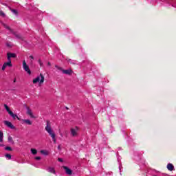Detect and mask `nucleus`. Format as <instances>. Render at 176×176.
<instances>
[{
    "label": "nucleus",
    "mask_w": 176,
    "mask_h": 176,
    "mask_svg": "<svg viewBox=\"0 0 176 176\" xmlns=\"http://www.w3.org/2000/svg\"><path fill=\"white\" fill-rule=\"evenodd\" d=\"M45 130L48 133L49 135L52 138L53 137L56 136V133H54V131L52 129V124H50V121H47V124L45 128Z\"/></svg>",
    "instance_id": "nucleus-1"
},
{
    "label": "nucleus",
    "mask_w": 176,
    "mask_h": 176,
    "mask_svg": "<svg viewBox=\"0 0 176 176\" xmlns=\"http://www.w3.org/2000/svg\"><path fill=\"white\" fill-rule=\"evenodd\" d=\"M38 82H39L40 85H41V83H43L45 82V76H43L42 74H40V76H38L33 80L34 85H35L36 83H38Z\"/></svg>",
    "instance_id": "nucleus-2"
},
{
    "label": "nucleus",
    "mask_w": 176,
    "mask_h": 176,
    "mask_svg": "<svg viewBox=\"0 0 176 176\" xmlns=\"http://www.w3.org/2000/svg\"><path fill=\"white\" fill-rule=\"evenodd\" d=\"M78 131H79V128H78V126H75L74 128H72L70 129L72 137H78Z\"/></svg>",
    "instance_id": "nucleus-3"
},
{
    "label": "nucleus",
    "mask_w": 176,
    "mask_h": 176,
    "mask_svg": "<svg viewBox=\"0 0 176 176\" xmlns=\"http://www.w3.org/2000/svg\"><path fill=\"white\" fill-rule=\"evenodd\" d=\"M23 68L28 74V75H31V69H30V67L28 65H27V63H25V60H23Z\"/></svg>",
    "instance_id": "nucleus-4"
},
{
    "label": "nucleus",
    "mask_w": 176,
    "mask_h": 176,
    "mask_svg": "<svg viewBox=\"0 0 176 176\" xmlns=\"http://www.w3.org/2000/svg\"><path fill=\"white\" fill-rule=\"evenodd\" d=\"M4 124H6V126H7V127L12 129V130H14V129H16V127L14 126V124H12V122H10L9 121H4Z\"/></svg>",
    "instance_id": "nucleus-5"
},
{
    "label": "nucleus",
    "mask_w": 176,
    "mask_h": 176,
    "mask_svg": "<svg viewBox=\"0 0 176 176\" xmlns=\"http://www.w3.org/2000/svg\"><path fill=\"white\" fill-rule=\"evenodd\" d=\"M0 23L1 25L6 28V30H8L10 32H13V29L10 28V27H9V25H8L6 23H3V21H1Z\"/></svg>",
    "instance_id": "nucleus-6"
},
{
    "label": "nucleus",
    "mask_w": 176,
    "mask_h": 176,
    "mask_svg": "<svg viewBox=\"0 0 176 176\" xmlns=\"http://www.w3.org/2000/svg\"><path fill=\"white\" fill-rule=\"evenodd\" d=\"M63 168L65 170L67 175H72V170L69 169L67 166H63Z\"/></svg>",
    "instance_id": "nucleus-7"
},
{
    "label": "nucleus",
    "mask_w": 176,
    "mask_h": 176,
    "mask_svg": "<svg viewBox=\"0 0 176 176\" xmlns=\"http://www.w3.org/2000/svg\"><path fill=\"white\" fill-rule=\"evenodd\" d=\"M12 34H13V35L17 38V39H21L23 40V36H21V34H18L16 32L13 31L10 32Z\"/></svg>",
    "instance_id": "nucleus-8"
},
{
    "label": "nucleus",
    "mask_w": 176,
    "mask_h": 176,
    "mask_svg": "<svg viewBox=\"0 0 176 176\" xmlns=\"http://www.w3.org/2000/svg\"><path fill=\"white\" fill-rule=\"evenodd\" d=\"M27 114L30 116V118H35V116H34V114L32 113V111L31 110V109H30V107H27Z\"/></svg>",
    "instance_id": "nucleus-9"
},
{
    "label": "nucleus",
    "mask_w": 176,
    "mask_h": 176,
    "mask_svg": "<svg viewBox=\"0 0 176 176\" xmlns=\"http://www.w3.org/2000/svg\"><path fill=\"white\" fill-rule=\"evenodd\" d=\"M10 116L14 119V120H16L17 119L18 120H20V118L17 116V115L13 113V111L12 113H10Z\"/></svg>",
    "instance_id": "nucleus-10"
},
{
    "label": "nucleus",
    "mask_w": 176,
    "mask_h": 176,
    "mask_svg": "<svg viewBox=\"0 0 176 176\" xmlns=\"http://www.w3.org/2000/svg\"><path fill=\"white\" fill-rule=\"evenodd\" d=\"M7 56H8L10 58H16V57H17L16 54L10 52L7 53Z\"/></svg>",
    "instance_id": "nucleus-11"
},
{
    "label": "nucleus",
    "mask_w": 176,
    "mask_h": 176,
    "mask_svg": "<svg viewBox=\"0 0 176 176\" xmlns=\"http://www.w3.org/2000/svg\"><path fill=\"white\" fill-rule=\"evenodd\" d=\"M166 167L169 171H173L174 170V165H173V164H168Z\"/></svg>",
    "instance_id": "nucleus-12"
},
{
    "label": "nucleus",
    "mask_w": 176,
    "mask_h": 176,
    "mask_svg": "<svg viewBox=\"0 0 176 176\" xmlns=\"http://www.w3.org/2000/svg\"><path fill=\"white\" fill-rule=\"evenodd\" d=\"M63 74H65V75H71V74H72V70L71 69H63Z\"/></svg>",
    "instance_id": "nucleus-13"
},
{
    "label": "nucleus",
    "mask_w": 176,
    "mask_h": 176,
    "mask_svg": "<svg viewBox=\"0 0 176 176\" xmlns=\"http://www.w3.org/2000/svg\"><path fill=\"white\" fill-rule=\"evenodd\" d=\"M4 107L6 109V111H7V112H8L9 115H10V113L13 112V111H10V108H9V106L4 104Z\"/></svg>",
    "instance_id": "nucleus-14"
},
{
    "label": "nucleus",
    "mask_w": 176,
    "mask_h": 176,
    "mask_svg": "<svg viewBox=\"0 0 176 176\" xmlns=\"http://www.w3.org/2000/svg\"><path fill=\"white\" fill-rule=\"evenodd\" d=\"M23 123H26V124H28L29 126H31L32 124V122L30 120H23Z\"/></svg>",
    "instance_id": "nucleus-15"
},
{
    "label": "nucleus",
    "mask_w": 176,
    "mask_h": 176,
    "mask_svg": "<svg viewBox=\"0 0 176 176\" xmlns=\"http://www.w3.org/2000/svg\"><path fill=\"white\" fill-rule=\"evenodd\" d=\"M0 142H3V132L0 131Z\"/></svg>",
    "instance_id": "nucleus-16"
},
{
    "label": "nucleus",
    "mask_w": 176,
    "mask_h": 176,
    "mask_svg": "<svg viewBox=\"0 0 176 176\" xmlns=\"http://www.w3.org/2000/svg\"><path fill=\"white\" fill-rule=\"evenodd\" d=\"M47 170L52 174H54L56 173V170H54V168L50 167L48 168Z\"/></svg>",
    "instance_id": "nucleus-17"
},
{
    "label": "nucleus",
    "mask_w": 176,
    "mask_h": 176,
    "mask_svg": "<svg viewBox=\"0 0 176 176\" xmlns=\"http://www.w3.org/2000/svg\"><path fill=\"white\" fill-rule=\"evenodd\" d=\"M4 65H6L7 67H13V65L12 64V62H6L4 63Z\"/></svg>",
    "instance_id": "nucleus-18"
},
{
    "label": "nucleus",
    "mask_w": 176,
    "mask_h": 176,
    "mask_svg": "<svg viewBox=\"0 0 176 176\" xmlns=\"http://www.w3.org/2000/svg\"><path fill=\"white\" fill-rule=\"evenodd\" d=\"M31 153H32V155H36V153H38V151L35 148H31Z\"/></svg>",
    "instance_id": "nucleus-19"
},
{
    "label": "nucleus",
    "mask_w": 176,
    "mask_h": 176,
    "mask_svg": "<svg viewBox=\"0 0 176 176\" xmlns=\"http://www.w3.org/2000/svg\"><path fill=\"white\" fill-rule=\"evenodd\" d=\"M55 68H57V69L58 71H61L62 72H63V71H64V69H63V67H60V66H58L57 65H55Z\"/></svg>",
    "instance_id": "nucleus-20"
},
{
    "label": "nucleus",
    "mask_w": 176,
    "mask_h": 176,
    "mask_svg": "<svg viewBox=\"0 0 176 176\" xmlns=\"http://www.w3.org/2000/svg\"><path fill=\"white\" fill-rule=\"evenodd\" d=\"M0 16L1 17H6V14H5V12H3V11L0 10Z\"/></svg>",
    "instance_id": "nucleus-21"
},
{
    "label": "nucleus",
    "mask_w": 176,
    "mask_h": 176,
    "mask_svg": "<svg viewBox=\"0 0 176 176\" xmlns=\"http://www.w3.org/2000/svg\"><path fill=\"white\" fill-rule=\"evenodd\" d=\"M5 150L6 151H10V152H12V151H13V148H12V147H10V146H6L5 148Z\"/></svg>",
    "instance_id": "nucleus-22"
},
{
    "label": "nucleus",
    "mask_w": 176,
    "mask_h": 176,
    "mask_svg": "<svg viewBox=\"0 0 176 176\" xmlns=\"http://www.w3.org/2000/svg\"><path fill=\"white\" fill-rule=\"evenodd\" d=\"M9 142H12L13 144V138H12V136H8V138Z\"/></svg>",
    "instance_id": "nucleus-23"
},
{
    "label": "nucleus",
    "mask_w": 176,
    "mask_h": 176,
    "mask_svg": "<svg viewBox=\"0 0 176 176\" xmlns=\"http://www.w3.org/2000/svg\"><path fill=\"white\" fill-rule=\"evenodd\" d=\"M11 12H12V13H14V14H16V16H17V14H19V13L17 12V11L14 9H11Z\"/></svg>",
    "instance_id": "nucleus-24"
},
{
    "label": "nucleus",
    "mask_w": 176,
    "mask_h": 176,
    "mask_svg": "<svg viewBox=\"0 0 176 176\" xmlns=\"http://www.w3.org/2000/svg\"><path fill=\"white\" fill-rule=\"evenodd\" d=\"M6 157L10 160V159H12V155L10 154H6Z\"/></svg>",
    "instance_id": "nucleus-25"
},
{
    "label": "nucleus",
    "mask_w": 176,
    "mask_h": 176,
    "mask_svg": "<svg viewBox=\"0 0 176 176\" xmlns=\"http://www.w3.org/2000/svg\"><path fill=\"white\" fill-rule=\"evenodd\" d=\"M53 141H54V144H56L57 143V139L56 138V135L52 138Z\"/></svg>",
    "instance_id": "nucleus-26"
},
{
    "label": "nucleus",
    "mask_w": 176,
    "mask_h": 176,
    "mask_svg": "<svg viewBox=\"0 0 176 176\" xmlns=\"http://www.w3.org/2000/svg\"><path fill=\"white\" fill-rule=\"evenodd\" d=\"M38 64L40 67H43V63H42V60L41 59H38Z\"/></svg>",
    "instance_id": "nucleus-27"
},
{
    "label": "nucleus",
    "mask_w": 176,
    "mask_h": 176,
    "mask_svg": "<svg viewBox=\"0 0 176 176\" xmlns=\"http://www.w3.org/2000/svg\"><path fill=\"white\" fill-rule=\"evenodd\" d=\"M41 153H42L43 155H47V152H46V151H44V150H41Z\"/></svg>",
    "instance_id": "nucleus-28"
},
{
    "label": "nucleus",
    "mask_w": 176,
    "mask_h": 176,
    "mask_svg": "<svg viewBox=\"0 0 176 176\" xmlns=\"http://www.w3.org/2000/svg\"><path fill=\"white\" fill-rule=\"evenodd\" d=\"M7 60L8 63H12V60L10 59V57H9V56H7Z\"/></svg>",
    "instance_id": "nucleus-29"
},
{
    "label": "nucleus",
    "mask_w": 176,
    "mask_h": 176,
    "mask_svg": "<svg viewBox=\"0 0 176 176\" xmlns=\"http://www.w3.org/2000/svg\"><path fill=\"white\" fill-rule=\"evenodd\" d=\"M6 65H5V63L2 66V71H5V69H6Z\"/></svg>",
    "instance_id": "nucleus-30"
},
{
    "label": "nucleus",
    "mask_w": 176,
    "mask_h": 176,
    "mask_svg": "<svg viewBox=\"0 0 176 176\" xmlns=\"http://www.w3.org/2000/svg\"><path fill=\"white\" fill-rule=\"evenodd\" d=\"M58 162H60V163H63V158H58Z\"/></svg>",
    "instance_id": "nucleus-31"
},
{
    "label": "nucleus",
    "mask_w": 176,
    "mask_h": 176,
    "mask_svg": "<svg viewBox=\"0 0 176 176\" xmlns=\"http://www.w3.org/2000/svg\"><path fill=\"white\" fill-rule=\"evenodd\" d=\"M58 151H61V144H59L58 146Z\"/></svg>",
    "instance_id": "nucleus-32"
},
{
    "label": "nucleus",
    "mask_w": 176,
    "mask_h": 176,
    "mask_svg": "<svg viewBox=\"0 0 176 176\" xmlns=\"http://www.w3.org/2000/svg\"><path fill=\"white\" fill-rule=\"evenodd\" d=\"M35 160H41V157H35Z\"/></svg>",
    "instance_id": "nucleus-33"
},
{
    "label": "nucleus",
    "mask_w": 176,
    "mask_h": 176,
    "mask_svg": "<svg viewBox=\"0 0 176 176\" xmlns=\"http://www.w3.org/2000/svg\"><path fill=\"white\" fill-rule=\"evenodd\" d=\"M30 58H32V60H34V56L32 55L30 56Z\"/></svg>",
    "instance_id": "nucleus-34"
},
{
    "label": "nucleus",
    "mask_w": 176,
    "mask_h": 176,
    "mask_svg": "<svg viewBox=\"0 0 176 176\" xmlns=\"http://www.w3.org/2000/svg\"><path fill=\"white\" fill-rule=\"evenodd\" d=\"M47 65H48L49 67H50V66L52 65V63H50V62H48V63H47Z\"/></svg>",
    "instance_id": "nucleus-35"
},
{
    "label": "nucleus",
    "mask_w": 176,
    "mask_h": 176,
    "mask_svg": "<svg viewBox=\"0 0 176 176\" xmlns=\"http://www.w3.org/2000/svg\"><path fill=\"white\" fill-rule=\"evenodd\" d=\"M16 79L14 78V83H16Z\"/></svg>",
    "instance_id": "nucleus-36"
},
{
    "label": "nucleus",
    "mask_w": 176,
    "mask_h": 176,
    "mask_svg": "<svg viewBox=\"0 0 176 176\" xmlns=\"http://www.w3.org/2000/svg\"><path fill=\"white\" fill-rule=\"evenodd\" d=\"M60 136H61V137H63V135H62V134H60Z\"/></svg>",
    "instance_id": "nucleus-37"
},
{
    "label": "nucleus",
    "mask_w": 176,
    "mask_h": 176,
    "mask_svg": "<svg viewBox=\"0 0 176 176\" xmlns=\"http://www.w3.org/2000/svg\"><path fill=\"white\" fill-rule=\"evenodd\" d=\"M66 109H68V107H66Z\"/></svg>",
    "instance_id": "nucleus-38"
}]
</instances>
